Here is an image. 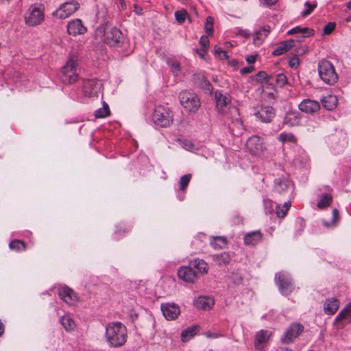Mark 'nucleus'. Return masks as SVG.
<instances>
[{
  "label": "nucleus",
  "mask_w": 351,
  "mask_h": 351,
  "mask_svg": "<svg viewBox=\"0 0 351 351\" xmlns=\"http://www.w3.org/2000/svg\"><path fill=\"white\" fill-rule=\"evenodd\" d=\"M106 338L112 347L123 345L127 339L126 327L121 322H112L106 327Z\"/></svg>",
  "instance_id": "1"
},
{
  "label": "nucleus",
  "mask_w": 351,
  "mask_h": 351,
  "mask_svg": "<svg viewBox=\"0 0 351 351\" xmlns=\"http://www.w3.org/2000/svg\"><path fill=\"white\" fill-rule=\"evenodd\" d=\"M215 102L216 107L219 112L223 114L226 112V109L228 108L230 113L234 117L232 120V124L237 127L239 130L242 128L243 123L239 118V109L234 106H229L230 99L228 96L222 94L219 91L215 92Z\"/></svg>",
  "instance_id": "2"
},
{
  "label": "nucleus",
  "mask_w": 351,
  "mask_h": 351,
  "mask_svg": "<svg viewBox=\"0 0 351 351\" xmlns=\"http://www.w3.org/2000/svg\"><path fill=\"white\" fill-rule=\"evenodd\" d=\"M152 119L156 126L169 128L173 124V114L169 107L158 105L154 109Z\"/></svg>",
  "instance_id": "3"
},
{
  "label": "nucleus",
  "mask_w": 351,
  "mask_h": 351,
  "mask_svg": "<svg viewBox=\"0 0 351 351\" xmlns=\"http://www.w3.org/2000/svg\"><path fill=\"white\" fill-rule=\"evenodd\" d=\"M179 100L181 106L189 113H196L201 107L199 96L191 90L181 91L179 94Z\"/></svg>",
  "instance_id": "4"
},
{
  "label": "nucleus",
  "mask_w": 351,
  "mask_h": 351,
  "mask_svg": "<svg viewBox=\"0 0 351 351\" xmlns=\"http://www.w3.org/2000/svg\"><path fill=\"white\" fill-rule=\"evenodd\" d=\"M77 57L75 56H71L62 68L60 79L61 81L65 84H71L75 82L79 75L77 73Z\"/></svg>",
  "instance_id": "5"
},
{
  "label": "nucleus",
  "mask_w": 351,
  "mask_h": 351,
  "mask_svg": "<svg viewBox=\"0 0 351 351\" xmlns=\"http://www.w3.org/2000/svg\"><path fill=\"white\" fill-rule=\"evenodd\" d=\"M318 73L320 78L327 84H334L338 80L333 64L327 60H322L318 64Z\"/></svg>",
  "instance_id": "6"
},
{
  "label": "nucleus",
  "mask_w": 351,
  "mask_h": 351,
  "mask_svg": "<svg viewBox=\"0 0 351 351\" xmlns=\"http://www.w3.org/2000/svg\"><path fill=\"white\" fill-rule=\"evenodd\" d=\"M275 282L282 295L287 296L290 295L294 289L293 280L291 276L286 272L276 274Z\"/></svg>",
  "instance_id": "7"
},
{
  "label": "nucleus",
  "mask_w": 351,
  "mask_h": 351,
  "mask_svg": "<svg viewBox=\"0 0 351 351\" xmlns=\"http://www.w3.org/2000/svg\"><path fill=\"white\" fill-rule=\"evenodd\" d=\"M304 331V326L299 322H293L284 332L280 337L282 344L288 345L293 343Z\"/></svg>",
  "instance_id": "8"
},
{
  "label": "nucleus",
  "mask_w": 351,
  "mask_h": 351,
  "mask_svg": "<svg viewBox=\"0 0 351 351\" xmlns=\"http://www.w3.org/2000/svg\"><path fill=\"white\" fill-rule=\"evenodd\" d=\"M79 8L80 3L76 1L73 0L64 2L52 13V15L53 17L58 19H65L71 16L78 10Z\"/></svg>",
  "instance_id": "9"
},
{
  "label": "nucleus",
  "mask_w": 351,
  "mask_h": 351,
  "mask_svg": "<svg viewBox=\"0 0 351 351\" xmlns=\"http://www.w3.org/2000/svg\"><path fill=\"white\" fill-rule=\"evenodd\" d=\"M122 32L117 27H108L104 31V41L110 46H120L123 42Z\"/></svg>",
  "instance_id": "10"
},
{
  "label": "nucleus",
  "mask_w": 351,
  "mask_h": 351,
  "mask_svg": "<svg viewBox=\"0 0 351 351\" xmlns=\"http://www.w3.org/2000/svg\"><path fill=\"white\" fill-rule=\"evenodd\" d=\"M25 19L26 24L30 26H36L40 24L44 19L43 8L41 6H30Z\"/></svg>",
  "instance_id": "11"
},
{
  "label": "nucleus",
  "mask_w": 351,
  "mask_h": 351,
  "mask_svg": "<svg viewBox=\"0 0 351 351\" xmlns=\"http://www.w3.org/2000/svg\"><path fill=\"white\" fill-rule=\"evenodd\" d=\"M245 146L249 152L254 156L261 155L266 149L263 140L256 135L250 137L246 141Z\"/></svg>",
  "instance_id": "12"
},
{
  "label": "nucleus",
  "mask_w": 351,
  "mask_h": 351,
  "mask_svg": "<svg viewBox=\"0 0 351 351\" xmlns=\"http://www.w3.org/2000/svg\"><path fill=\"white\" fill-rule=\"evenodd\" d=\"M254 115L263 123H270L276 116V111L271 106H261L257 108Z\"/></svg>",
  "instance_id": "13"
},
{
  "label": "nucleus",
  "mask_w": 351,
  "mask_h": 351,
  "mask_svg": "<svg viewBox=\"0 0 351 351\" xmlns=\"http://www.w3.org/2000/svg\"><path fill=\"white\" fill-rule=\"evenodd\" d=\"M101 83L96 79H90L83 81L82 90L85 97H93L97 94Z\"/></svg>",
  "instance_id": "14"
},
{
  "label": "nucleus",
  "mask_w": 351,
  "mask_h": 351,
  "mask_svg": "<svg viewBox=\"0 0 351 351\" xmlns=\"http://www.w3.org/2000/svg\"><path fill=\"white\" fill-rule=\"evenodd\" d=\"M58 292L59 297L69 305H73L79 301L77 293L67 286L59 288Z\"/></svg>",
  "instance_id": "15"
},
{
  "label": "nucleus",
  "mask_w": 351,
  "mask_h": 351,
  "mask_svg": "<svg viewBox=\"0 0 351 351\" xmlns=\"http://www.w3.org/2000/svg\"><path fill=\"white\" fill-rule=\"evenodd\" d=\"M272 332L268 330H261L256 333L254 339V348L256 350H263L266 347Z\"/></svg>",
  "instance_id": "16"
},
{
  "label": "nucleus",
  "mask_w": 351,
  "mask_h": 351,
  "mask_svg": "<svg viewBox=\"0 0 351 351\" xmlns=\"http://www.w3.org/2000/svg\"><path fill=\"white\" fill-rule=\"evenodd\" d=\"M160 308L163 315L168 320L176 319L180 313L179 306L174 303L162 304Z\"/></svg>",
  "instance_id": "17"
},
{
  "label": "nucleus",
  "mask_w": 351,
  "mask_h": 351,
  "mask_svg": "<svg viewBox=\"0 0 351 351\" xmlns=\"http://www.w3.org/2000/svg\"><path fill=\"white\" fill-rule=\"evenodd\" d=\"M178 278L187 283H193L197 278L196 272L189 265V266L180 267L177 272Z\"/></svg>",
  "instance_id": "18"
},
{
  "label": "nucleus",
  "mask_w": 351,
  "mask_h": 351,
  "mask_svg": "<svg viewBox=\"0 0 351 351\" xmlns=\"http://www.w3.org/2000/svg\"><path fill=\"white\" fill-rule=\"evenodd\" d=\"M86 30V27L80 19H73L67 24V32L72 36L84 34Z\"/></svg>",
  "instance_id": "19"
},
{
  "label": "nucleus",
  "mask_w": 351,
  "mask_h": 351,
  "mask_svg": "<svg viewBox=\"0 0 351 351\" xmlns=\"http://www.w3.org/2000/svg\"><path fill=\"white\" fill-rule=\"evenodd\" d=\"M298 107L304 113L313 114L319 110L320 104L317 101L305 99L299 104Z\"/></svg>",
  "instance_id": "20"
},
{
  "label": "nucleus",
  "mask_w": 351,
  "mask_h": 351,
  "mask_svg": "<svg viewBox=\"0 0 351 351\" xmlns=\"http://www.w3.org/2000/svg\"><path fill=\"white\" fill-rule=\"evenodd\" d=\"M193 80L194 84L202 89L205 93H212L213 86L208 80L203 73H196L193 75Z\"/></svg>",
  "instance_id": "21"
},
{
  "label": "nucleus",
  "mask_w": 351,
  "mask_h": 351,
  "mask_svg": "<svg viewBox=\"0 0 351 351\" xmlns=\"http://www.w3.org/2000/svg\"><path fill=\"white\" fill-rule=\"evenodd\" d=\"M301 117V114L299 112L289 110L287 112L284 117L283 124L288 125L289 127L299 125L300 123Z\"/></svg>",
  "instance_id": "22"
},
{
  "label": "nucleus",
  "mask_w": 351,
  "mask_h": 351,
  "mask_svg": "<svg viewBox=\"0 0 351 351\" xmlns=\"http://www.w3.org/2000/svg\"><path fill=\"white\" fill-rule=\"evenodd\" d=\"M215 301L213 298L206 296H199L194 301L195 306L199 310L208 311L213 308Z\"/></svg>",
  "instance_id": "23"
},
{
  "label": "nucleus",
  "mask_w": 351,
  "mask_h": 351,
  "mask_svg": "<svg viewBox=\"0 0 351 351\" xmlns=\"http://www.w3.org/2000/svg\"><path fill=\"white\" fill-rule=\"evenodd\" d=\"M263 239V234L261 231H252L247 233L244 237V243L247 245H256L261 242Z\"/></svg>",
  "instance_id": "24"
},
{
  "label": "nucleus",
  "mask_w": 351,
  "mask_h": 351,
  "mask_svg": "<svg viewBox=\"0 0 351 351\" xmlns=\"http://www.w3.org/2000/svg\"><path fill=\"white\" fill-rule=\"evenodd\" d=\"M295 45V41L293 39H289L281 42L279 45L272 51V55L274 56H281L289 49L293 47Z\"/></svg>",
  "instance_id": "25"
},
{
  "label": "nucleus",
  "mask_w": 351,
  "mask_h": 351,
  "mask_svg": "<svg viewBox=\"0 0 351 351\" xmlns=\"http://www.w3.org/2000/svg\"><path fill=\"white\" fill-rule=\"evenodd\" d=\"M189 265L191 268L196 272V275L197 274H207L208 271V264L203 260L199 258H195L189 262Z\"/></svg>",
  "instance_id": "26"
},
{
  "label": "nucleus",
  "mask_w": 351,
  "mask_h": 351,
  "mask_svg": "<svg viewBox=\"0 0 351 351\" xmlns=\"http://www.w3.org/2000/svg\"><path fill=\"white\" fill-rule=\"evenodd\" d=\"M339 307V301L335 298H328L324 305V311L327 315L335 314Z\"/></svg>",
  "instance_id": "27"
},
{
  "label": "nucleus",
  "mask_w": 351,
  "mask_h": 351,
  "mask_svg": "<svg viewBox=\"0 0 351 351\" xmlns=\"http://www.w3.org/2000/svg\"><path fill=\"white\" fill-rule=\"evenodd\" d=\"M271 31L269 25H264L259 30L256 31L254 35L253 42L256 45H260L268 36Z\"/></svg>",
  "instance_id": "28"
},
{
  "label": "nucleus",
  "mask_w": 351,
  "mask_h": 351,
  "mask_svg": "<svg viewBox=\"0 0 351 351\" xmlns=\"http://www.w3.org/2000/svg\"><path fill=\"white\" fill-rule=\"evenodd\" d=\"M199 326L198 325H193L187 327L186 329L182 330L180 335L181 340L183 342H186L193 338L198 332Z\"/></svg>",
  "instance_id": "29"
},
{
  "label": "nucleus",
  "mask_w": 351,
  "mask_h": 351,
  "mask_svg": "<svg viewBox=\"0 0 351 351\" xmlns=\"http://www.w3.org/2000/svg\"><path fill=\"white\" fill-rule=\"evenodd\" d=\"M213 261L219 266L226 265L232 260V256L228 252H223L212 256Z\"/></svg>",
  "instance_id": "30"
},
{
  "label": "nucleus",
  "mask_w": 351,
  "mask_h": 351,
  "mask_svg": "<svg viewBox=\"0 0 351 351\" xmlns=\"http://www.w3.org/2000/svg\"><path fill=\"white\" fill-rule=\"evenodd\" d=\"M300 34L302 38L310 37L313 35L314 30L308 27H300L299 26L293 27L287 32L288 35Z\"/></svg>",
  "instance_id": "31"
},
{
  "label": "nucleus",
  "mask_w": 351,
  "mask_h": 351,
  "mask_svg": "<svg viewBox=\"0 0 351 351\" xmlns=\"http://www.w3.org/2000/svg\"><path fill=\"white\" fill-rule=\"evenodd\" d=\"M322 101L324 108L332 110L337 106L338 100L336 96L330 95L324 97Z\"/></svg>",
  "instance_id": "32"
},
{
  "label": "nucleus",
  "mask_w": 351,
  "mask_h": 351,
  "mask_svg": "<svg viewBox=\"0 0 351 351\" xmlns=\"http://www.w3.org/2000/svg\"><path fill=\"white\" fill-rule=\"evenodd\" d=\"M351 317V303L348 304L335 317V322L337 323L341 320Z\"/></svg>",
  "instance_id": "33"
},
{
  "label": "nucleus",
  "mask_w": 351,
  "mask_h": 351,
  "mask_svg": "<svg viewBox=\"0 0 351 351\" xmlns=\"http://www.w3.org/2000/svg\"><path fill=\"white\" fill-rule=\"evenodd\" d=\"M332 202V196L330 194H324L317 202V206L319 209L328 207Z\"/></svg>",
  "instance_id": "34"
},
{
  "label": "nucleus",
  "mask_w": 351,
  "mask_h": 351,
  "mask_svg": "<svg viewBox=\"0 0 351 351\" xmlns=\"http://www.w3.org/2000/svg\"><path fill=\"white\" fill-rule=\"evenodd\" d=\"M60 322L67 331L72 330L75 328L74 321L69 315H63L60 318Z\"/></svg>",
  "instance_id": "35"
},
{
  "label": "nucleus",
  "mask_w": 351,
  "mask_h": 351,
  "mask_svg": "<svg viewBox=\"0 0 351 351\" xmlns=\"http://www.w3.org/2000/svg\"><path fill=\"white\" fill-rule=\"evenodd\" d=\"M9 247L12 250L21 252L25 250L26 245L23 241L18 239H14L10 241V243H9Z\"/></svg>",
  "instance_id": "36"
},
{
  "label": "nucleus",
  "mask_w": 351,
  "mask_h": 351,
  "mask_svg": "<svg viewBox=\"0 0 351 351\" xmlns=\"http://www.w3.org/2000/svg\"><path fill=\"white\" fill-rule=\"evenodd\" d=\"M227 243V240L223 237H214L213 241H210L211 246L215 249L223 248Z\"/></svg>",
  "instance_id": "37"
},
{
  "label": "nucleus",
  "mask_w": 351,
  "mask_h": 351,
  "mask_svg": "<svg viewBox=\"0 0 351 351\" xmlns=\"http://www.w3.org/2000/svg\"><path fill=\"white\" fill-rule=\"evenodd\" d=\"M110 110L108 105L106 103H103L102 108H100L95 110V117L96 118H104L110 114Z\"/></svg>",
  "instance_id": "38"
},
{
  "label": "nucleus",
  "mask_w": 351,
  "mask_h": 351,
  "mask_svg": "<svg viewBox=\"0 0 351 351\" xmlns=\"http://www.w3.org/2000/svg\"><path fill=\"white\" fill-rule=\"evenodd\" d=\"M291 206V202H285L282 206L278 205L276 206V213L278 217H284Z\"/></svg>",
  "instance_id": "39"
},
{
  "label": "nucleus",
  "mask_w": 351,
  "mask_h": 351,
  "mask_svg": "<svg viewBox=\"0 0 351 351\" xmlns=\"http://www.w3.org/2000/svg\"><path fill=\"white\" fill-rule=\"evenodd\" d=\"M278 140L282 143H296L297 138L295 135L292 133H281L278 136Z\"/></svg>",
  "instance_id": "40"
},
{
  "label": "nucleus",
  "mask_w": 351,
  "mask_h": 351,
  "mask_svg": "<svg viewBox=\"0 0 351 351\" xmlns=\"http://www.w3.org/2000/svg\"><path fill=\"white\" fill-rule=\"evenodd\" d=\"M273 79V75H267L265 71H259L255 76L254 80L258 82L269 83Z\"/></svg>",
  "instance_id": "41"
},
{
  "label": "nucleus",
  "mask_w": 351,
  "mask_h": 351,
  "mask_svg": "<svg viewBox=\"0 0 351 351\" xmlns=\"http://www.w3.org/2000/svg\"><path fill=\"white\" fill-rule=\"evenodd\" d=\"M288 182L284 180H278L276 181L275 191L282 194L287 190Z\"/></svg>",
  "instance_id": "42"
},
{
  "label": "nucleus",
  "mask_w": 351,
  "mask_h": 351,
  "mask_svg": "<svg viewBox=\"0 0 351 351\" xmlns=\"http://www.w3.org/2000/svg\"><path fill=\"white\" fill-rule=\"evenodd\" d=\"M191 178L192 175L190 173L184 175L180 178L179 181V189L180 191H184L187 188Z\"/></svg>",
  "instance_id": "43"
},
{
  "label": "nucleus",
  "mask_w": 351,
  "mask_h": 351,
  "mask_svg": "<svg viewBox=\"0 0 351 351\" xmlns=\"http://www.w3.org/2000/svg\"><path fill=\"white\" fill-rule=\"evenodd\" d=\"M271 80H274L276 84L280 87H283L287 83V78L286 75L282 73L273 76V79Z\"/></svg>",
  "instance_id": "44"
},
{
  "label": "nucleus",
  "mask_w": 351,
  "mask_h": 351,
  "mask_svg": "<svg viewBox=\"0 0 351 351\" xmlns=\"http://www.w3.org/2000/svg\"><path fill=\"white\" fill-rule=\"evenodd\" d=\"M187 16H189L188 13L184 9L177 10L175 12L176 20L179 24H182L185 21Z\"/></svg>",
  "instance_id": "45"
},
{
  "label": "nucleus",
  "mask_w": 351,
  "mask_h": 351,
  "mask_svg": "<svg viewBox=\"0 0 351 351\" xmlns=\"http://www.w3.org/2000/svg\"><path fill=\"white\" fill-rule=\"evenodd\" d=\"M304 6H305V10L304 11H302L301 13V15L303 17H306L308 15H309L310 14H311L312 12L314 10V9L317 7V3H316V2L310 3L308 1H306L304 3Z\"/></svg>",
  "instance_id": "46"
},
{
  "label": "nucleus",
  "mask_w": 351,
  "mask_h": 351,
  "mask_svg": "<svg viewBox=\"0 0 351 351\" xmlns=\"http://www.w3.org/2000/svg\"><path fill=\"white\" fill-rule=\"evenodd\" d=\"M214 19L212 16H208L206 19L205 31L207 34L212 35L213 33Z\"/></svg>",
  "instance_id": "47"
},
{
  "label": "nucleus",
  "mask_w": 351,
  "mask_h": 351,
  "mask_svg": "<svg viewBox=\"0 0 351 351\" xmlns=\"http://www.w3.org/2000/svg\"><path fill=\"white\" fill-rule=\"evenodd\" d=\"M214 51L215 54L217 55V56L221 60H226L228 58V56L227 55L226 51H225L221 47L217 45L214 48Z\"/></svg>",
  "instance_id": "48"
},
{
  "label": "nucleus",
  "mask_w": 351,
  "mask_h": 351,
  "mask_svg": "<svg viewBox=\"0 0 351 351\" xmlns=\"http://www.w3.org/2000/svg\"><path fill=\"white\" fill-rule=\"evenodd\" d=\"M336 23L330 22L327 23L323 28V32L325 35H328L335 29Z\"/></svg>",
  "instance_id": "49"
},
{
  "label": "nucleus",
  "mask_w": 351,
  "mask_h": 351,
  "mask_svg": "<svg viewBox=\"0 0 351 351\" xmlns=\"http://www.w3.org/2000/svg\"><path fill=\"white\" fill-rule=\"evenodd\" d=\"M199 44L204 51H207L209 47V40L207 36H202L199 39Z\"/></svg>",
  "instance_id": "50"
},
{
  "label": "nucleus",
  "mask_w": 351,
  "mask_h": 351,
  "mask_svg": "<svg viewBox=\"0 0 351 351\" xmlns=\"http://www.w3.org/2000/svg\"><path fill=\"white\" fill-rule=\"evenodd\" d=\"M230 279L234 284L239 285L241 283L243 278L241 276L237 273H232L230 275Z\"/></svg>",
  "instance_id": "51"
},
{
  "label": "nucleus",
  "mask_w": 351,
  "mask_h": 351,
  "mask_svg": "<svg viewBox=\"0 0 351 351\" xmlns=\"http://www.w3.org/2000/svg\"><path fill=\"white\" fill-rule=\"evenodd\" d=\"M264 206L267 213H271L274 210V204L270 199H264Z\"/></svg>",
  "instance_id": "52"
},
{
  "label": "nucleus",
  "mask_w": 351,
  "mask_h": 351,
  "mask_svg": "<svg viewBox=\"0 0 351 351\" xmlns=\"http://www.w3.org/2000/svg\"><path fill=\"white\" fill-rule=\"evenodd\" d=\"M300 64V60L298 57L292 58L289 61V66L292 69H296Z\"/></svg>",
  "instance_id": "53"
},
{
  "label": "nucleus",
  "mask_w": 351,
  "mask_h": 351,
  "mask_svg": "<svg viewBox=\"0 0 351 351\" xmlns=\"http://www.w3.org/2000/svg\"><path fill=\"white\" fill-rule=\"evenodd\" d=\"M332 217L331 219V222H332V223L335 224L339 218V210L337 208H334L332 210Z\"/></svg>",
  "instance_id": "54"
},
{
  "label": "nucleus",
  "mask_w": 351,
  "mask_h": 351,
  "mask_svg": "<svg viewBox=\"0 0 351 351\" xmlns=\"http://www.w3.org/2000/svg\"><path fill=\"white\" fill-rule=\"evenodd\" d=\"M236 34L237 35H240L247 38L250 36V32L247 29H238Z\"/></svg>",
  "instance_id": "55"
},
{
  "label": "nucleus",
  "mask_w": 351,
  "mask_h": 351,
  "mask_svg": "<svg viewBox=\"0 0 351 351\" xmlns=\"http://www.w3.org/2000/svg\"><path fill=\"white\" fill-rule=\"evenodd\" d=\"M253 70H254V66H246V67L241 69L240 72L241 74H247V73H252Z\"/></svg>",
  "instance_id": "56"
},
{
  "label": "nucleus",
  "mask_w": 351,
  "mask_h": 351,
  "mask_svg": "<svg viewBox=\"0 0 351 351\" xmlns=\"http://www.w3.org/2000/svg\"><path fill=\"white\" fill-rule=\"evenodd\" d=\"M256 58L257 55H250L246 57L245 60L248 64H251L256 61Z\"/></svg>",
  "instance_id": "57"
},
{
  "label": "nucleus",
  "mask_w": 351,
  "mask_h": 351,
  "mask_svg": "<svg viewBox=\"0 0 351 351\" xmlns=\"http://www.w3.org/2000/svg\"><path fill=\"white\" fill-rule=\"evenodd\" d=\"M171 68L173 74L176 75H178V72L180 71V64L177 62H174L171 64Z\"/></svg>",
  "instance_id": "58"
},
{
  "label": "nucleus",
  "mask_w": 351,
  "mask_h": 351,
  "mask_svg": "<svg viewBox=\"0 0 351 351\" xmlns=\"http://www.w3.org/2000/svg\"><path fill=\"white\" fill-rule=\"evenodd\" d=\"M278 0H261V3L265 5H272L276 4Z\"/></svg>",
  "instance_id": "59"
},
{
  "label": "nucleus",
  "mask_w": 351,
  "mask_h": 351,
  "mask_svg": "<svg viewBox=\"0 0 351 351\" xmlns=\"http://www.w3.org/2000/svg\"><path fill=\"white\" fill-rule=\"evenodd\" d=\"M134 12L138 14V15H141L142 14V8L136 5H134Z\"/></svg>",
  "instance_id": "60"
},
{
  "label": "nucleus",
  "mask_w": 351,
  "mask_h": 351,
  "mask_svg": "<svg viewBox=\"0 0 351 351\" xmlns=\"http://www.w3.org/2000/svg\"><path fill=\"white\" fill-rule=\"evenodd\" d=\"M184 143V145L185 147H186V149H191V148H193V145L191 143V142H188V141H186Z\"/></svg>",
  "instance_id": "61"
},
{
  "label": "nucleus",
  "mask_w": 351,
  "mask_h": 351,
  "mask_svg": "<svg viewBox=\"0 0 351 351\" xmlns=\"http://www.w3.org/2000/svg\"><path fill=\"white\" fill-rule=\"evenodd\" d=\"M208 337H213V338H217V337H221V335L218 334V333H213L212 335H208Z\"/></svg>",
  "instance_id": "62"
},
{
  "label": "nucleus",
  "mask_w": 351,
  "mask_h": 351,
  "mask_svg": "<svg viewBox=\"0 0 351 351\" xmlns=\"http://www.w3.org/2000/svg\"><path fill=\"white\" fill-rule=\"evenodd\" d=\"M120 3L123 9H126V3L123 0H121Z\"/></svg>",
  "instance_id": "63"
},
{
  "label": "nucleus",
  "mask_w": 351,
  "mask_h": 351,
  "mask_svg": "<svg viewBox=\"0 0 351 351\" xmlns=\"http://www.w3.org/2000/svg\"><path fill=\"white\" fill-rule=\"evenodd\" d=\"M346 8L351 10V1L346 3Z\"/></svg>",
  "instance_id": "64"
}]
</instances>
